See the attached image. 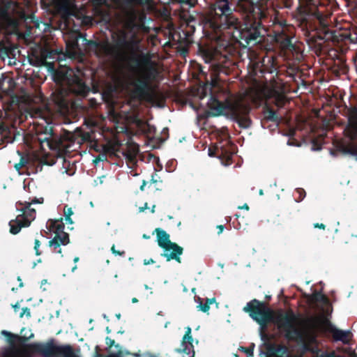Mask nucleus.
<instances>
[{
    "instance_id": "09e8293b",
    "label": "nucleus",
    "mask_w": 357,
    "mask_h": 357,
    "mask_svg": "<svg viewBox=\"0 0 357 357\" xmlns=\"http://www.w3.org/2000/svg\"><path fill=\"white\" fill-rule=\"evenodd\" d=\"M17 280H18L19 281H21V279H20V277H18V278H17ZM19 287H23V283H22V282H20Z\"/></svg>"
},
{
    "instance_id": "7ed1b4c3",
    "label": "nucleus",
    "mask_w": 357,
    "mask_h": 357,
    "mask_svg": "<svg viewBox=\"0 0 357 357\" xmlns=\"http://www.w3.org/2000/svg\"><path fill=\"white\" fill-rule=\"evenodd\" d=\"M141 43L142 38L122 63L126 64L130 71L137 75V78L131 83L133 86L132 97L139 100L153 103L156 99V93L151 82L155 79L157 70L151 60V54L142 51Z\"/></svg>"
},
{
    "instance_id": "603ef678",
    "label": "nucleus",
    "mask_w": 357,
    "mask_h": 357,
    "mask_svg": "<svg viewBox=\"0 0 357 357\" xmlns=\"http://www.w3.org/2000/svg\"><path fill=\"white\" fill-rule=\"evenodd\" d=\"M78 260H79V257H76L74 259V261H75V262L78 261Z\"/></svg>"
},
{
    "instance_id": "5701e85b",
    "label": "nucleus",
    "mask_w": 357,
    "mask_h": 357,
    "mask_svg": "<svg viewBox=\"0 0 357 357\" xmlns=\"http://www.w3.org/2000/svg\"><path fill=\"white\" fill-rule=\"evenodd\" d=\"M310 0H307V6L306 7L304 8L303 11L300 14V20H301V24L303 25L304 26H305L306 28H312V27H316V24L317 23L319 24V26H320V31L319 32H317L316 33V35H314V37H316L317 38L318 40H321L318 36H319V33H321L322 34V28L321 26H320V24H319V22L316 20H314L312 21V25L310 26V24H307L304 22L302 21V15L305 13V12L307 11V10L308 9V8L310 7Z\"/></svg>"
},
{
    "instance_id": "c756f323",
    "label": "nucleus",
    "mask_w": 357,
    "mask_h": 357,
    "mask_svg": "<svg viewBox=\"0 0 357 357\" xmlns=\"http://www.w3.org/2000/svg\"><path fill=\"white\" fill-rule=\"evenodd\" d=\"M63 213L65 215V220H66V223L73 224V222L70 218V216L73 214L72 208L68 207V206L66 205L63 208Z\"/></svg>"
},
{
    "instance_id": "9d476101",
    "label": "nucleus",
    "mask_w": 357,
    "mask_h": 357,
    "mask_svg": "<svg viewBox=\"0 0 357 357\" xmlns=\"http://www.w3.org/2000/svg\"><path fill=\"white\" fill-rule=\"evenodd\" d=\"M153 234H156L158 245L164 250L161 256L165 257L167 261L175 260L181 263V255L183 252V248L177 243L172 242L169 234L161 228L155 229Z\"/></svg>"
},
{
    "instance_id": "dca6fc26",
    "label": "nucleus",
    "mask_w": 357,
    "mask_h": 357,
    "mask_svg": "<svg viewBox=\"0 0 357 357\" xmlns=\"http://www.w3.org/2000/svg\"><path fill=\"white\" fill-rule=\"evenodd\" d=\"M335 59H329L328 61L327 65L330 66L331 70L337 76H340L341 75H345L348 72V67L346 63L345 60L336 55Z\"/></svg>"
},
{
    "instance_id": "423d86ee",
    "label": "nucleus",
    "mask_w": 357,
    "mask_h": 357,
    "mask_svg": "<svg viewBox=\"0 0 357 357\" xmlns=\"http://www.w3.org/2000/svg\"><path fill=\"white\" fill-rule=\"evenodd\" d=\"M2 333L8 337L10 346L3 350L1 357H31L35 353H40L44 357H52L61 356L62 357H77L73 349L70 346H55L50 344H32L24 345L17 344L16 340H21L22 337L13 335L7 331ZM24 341L28 338L23 337Z\"/></svg>"
},
{
    "instance_id": "a878e982",
    "label": "nucleus",
    "mask_w": 357,
    "mask_h": 357,
    "mask_svg": "<svg viewBox=\"0 0 357 357\" xmlns=\"http://www.w3.org/2000/svg\"><path fill=\"white\" fill-rule=\"evenodd\" d=\"M181 4V8L183 12L188 10L189 8L194 7L197 3V0H174Z\"/></svg>"
},
{
    "instance_id": "f3484780",
    "label": "nucleus",
    "mask_w": 357,
    "mask_h": 357,
    "mask_svg": "<svg viewBox=\"0 0 357 357\" xmlns=\"http://www.w3.org/2000/svg\"><path fill=\"white\" fill-rule=\"evenodd\" d=\"M83 39L80 33H75L71 34L66 41L67 50L73 54L80 52L82 50L79 45V40Z\"/></svg>"
},
{
    "instance_id": "39448f33",
    "label": "nucleus",
    "mask_w": 357,
    "mask_h": 357,
    "mask_svg": "<svg viewBox=\"0 0 357 357\" xmlns=\"http://www.w3.org/2000/svg\"><path fill=\"white\" fill-rule=\"evenodd\" d=\"M332 15L331 6L328 0H310V7L302 15V21L312 25V21L316 20L322 28V34L319 38L324 42L331 41L333 44L354 43L357 38L353 37L348 29H331L328 27L329 20Z\"/></svg>"
},
{
    "instance_id": "cd10ccee",
    "label": "nucleus",
    "mask_w": 357,
    "mask_h": 357,
    "mask_svg": "<svg viewBox=\"0 0 357 357\" xmlns=\"http://www.w3.org/2000/svg\"><path fill=\"white\" fill-rule=\"evenodd\" d=\"M182 346L183 347V349H177V351L178 352L185 353L189 356L188 357H194L195 351L192 349V348H193L192 344H185V345H182Z\"/></svg>"
},
{
    "instance_id": "f8f14e48",
    "label": "nucleus",
    "mask_w": 357,
    "mask_h": 357,
    "mask_svg": "<svg viewBox=\"0 0 357 357\" xmlns=\"http://www.w3.org/2000/svg\"><path fill=\"white\" fill-rule=\"evenodd\" d=\"M37 141L43 151H46L47 149H49L61 152L68 147L64 138L54 133L52 127L48 128L46 126L43 132H38Z\"/></svg>"
},
{
    "instance_id": "864d4df0",
    "label": "nucleus",
    "mask_w": 357,
    "mask_h": 357,
    "mask_svg": "<svg viewBox=\"0 0 357 357\" xmlns=\"http://www.w3.org/2000/svg\"><path fill=\"white\" fill-rule=\"evenodd\" d=\"M259 195H263V190H259Z\"/></svg>"
},
{
    "instance_id": "8fccbe9b",
    "label": "nucleus",
    "mask_w": 357,
    "mask_h": 357,
    "mask_svg": "<svg viewBox=\"0 0 357 357\" xmlns=\"http://www.w3.org/2000/svg\"><path fill=\"white\" fill-rule=\"evenodd\" d=\"M246 352H247L248 354H249L250 355H252V351L250 349H247V350H246Z\"/></svg>"
},
{
    "instance_id": "6ab92c4d",
    "label": "nucleus",
    "mask_w": 357,
    "mask_h": 357,
    "mask_svg": "<svg viewBox=\"0 0 357 357\" xmlns=\"http://www.w3.org/2000/svg\"><path fill=\"white\" fill-rule=\"evenodd\" d=\"M17 204L19 205H24V206L20 210L22 213V214L18 215L20 218H22V220L25 221H29L30 223L33 221L36 218V210L34 208H31L30 206L31 203H26V202L24 203L21 202H17Z\"/></svg>"
},
{
    "instance_id": "20e7f679",
    "label": "nucleus",
    "mask_w": 357,
    "mask_h": 357,
    "mask_svg": "<svg viewBox=\"0 0 357 357\" xmlns=\"http://www.w3.org/2000/svg\"><path fill=\"white\" fill-rule=\"evenodd\" d=\"M244 310L249 312L250 317L262 328L265 327L268 323L273 322L289 340H293L297 342H305L306 335L310 340L312 341L313 339L312 336L306 333L305 328L302 326V319L292 312L274 314L256 300L248 303L244 307Z\"/></svg>"
},
{
    "instance_id": "e433bc0d",
    "label": "nucleus",
    "mask_w": 357,
    "mask_h": 357,
    "mask_svg": "<svg viewBox=\"0 0 357 357\" xmlns=\"http://www.w3.org/2000/svg\"><path fill=\"white\" fill-rule=\"evenodd\" d=\"M105 159H106V155H99L96 157V158L94 160V162L97 163L98 161H102Z\"/></svg>"
},
{
    "instance_id": "f03ea898",
    "label": "nucleus",
    "mask_w": 357,
    "mask_h": 357,
    "mask_svg": "<svg viewBox=\"0 0 357 357\" xmlns=\"http://www.w3.org/2000/svg\"><path fill=\"white\" fill-rule=\"evenodd\" d=\"M144 15L139 16L135 11L126 13L121 22V27L112 35V44L107 41L88 40L85 38H83V41L95 50L97 56H112L122 62L141 38L139 32L144 28Z\"/></svg>"
},
{
    "instance_id": "1a4fd4ad",
    "label": "nucleus",
    "mask_w": 357,
    "mask_h": 357,
    "mask_svg": "<svg viewBox=\"0 0 357 357\" xmlns=\"http://www.w3.org/2000/svg\"><path fill=\"white\" fill-rule=\"evenodd\" d=\"M302 326L305 328L306 333H309L312 336L313 339L310 340V338L306 336L305 342H298L302 344L305 349L314 351L316 344V331L317 330H328L333 334V337L335 340H340L344 344L349 343L351 333L349 331H342L336 328L325 317H314L310 319L303 321L302 320Z\"/></svg>"
},
{
    "instance_id": "79ce46f5",
    "label": "nucleus",
    "mask_w": 357,
    "mask_h": 357,
    "mask_svg": "<svg viewBox=\"0 0 357 357\" xmlns=\"http://www.w3.org/2000/svg\"><path fill=\"white\" fill-rule=\"evenodd\" d=\"M155 263V261L152 259H144V265H149V264H154Z\"/></svg>"
},
{
    "instance_id": "c85d7f7f",
    "label": "nucleus",
    "mask_w": 357,
    "mask_h": 357,
    "mask_svg": "<svg viewBox=\"0 0 357 357\" xmlns=\"http://www.w3.org/2000/svg\"><path fill=\"white\" fill-rule=\"evenodd\" d=\"M29 162V160L28 158L22 156L20 158V162L18 163H16L14 166L15 169L20 173V169L26 166V165Z\"/></svg>"
},
{
    "instance_id": "2eb2a0df",
    "label": "nucleus",
    "mask_w": 357,
    "mask_h": 357,
    "mask_svg": "<svg viewBox=\"0 0 357 357\" xmlns=\"http://www.w3.org/2000/svg\"><path fill=\"white\" fill-rule=\"evenodd\" d=\"M16 128L0 119V144L12 143L15 139Z\"/></svg>"
},
{
    "instance_id": "ea45409f",
    "label": "nucleus",
    "mask_w": 357,
    "mask_h": 357,
    "mask_svg": "<svg viewBox=\"0 0 357 357\" xmlns=\"http://www.w3.org/2000/svg\"><path fill=\"white\" fill-rule=\"evenodd\" d=\"M24 314H26L27 316H30V312L27 307L23 309V312L20 314V317H22Z\"/></svg>"
},
{
    "instance_id": "a211bd4d",
    "label": "nucleus",
    "mask_w": 357,
    "mask_h": 357,
    "mask_svg": "<svg viewBox=\"0 0 357 357\" xmlns=\"http://www.w3.org/2000/svg\"><path fill=\"white\" fill-rule=\"evenodd\" d=\"M263 119H261V125L264 127L265 123L271 121L278 124L280 121V117L278 115L275 111L271 108L268 105H266L263 107Z\"/></svg>"
},
{
    "instance_id": "a18cd8bd",
    "label": "nucleus",
    "mask_w": 357,
    "mask_h": 357,
    "mask_svg": "<svg viewBox=\"0 0 357 357\" xmlns=\"http://www.w3.org/2000/svg\"><path fill=\"white\" fill-rule=\"evenodd\" d=\"M145 185H146V181H144L143 183H142V185L140 186V190H144Z\"/></svg>"
},
{
    "instance_id": "ddd939ff",
    "label": "nucleus",
    "mask_w": 357,
    "mask_h": 357,
    "mask_svg": "<svg viewBox=\"0 0 357 357\" xmlns=\"http://www.w3.org/2000/svg\"><path fill=\"white\" fill-rule=\"evenodd\" d=\"M63 219L50 220L49 229L55 234L54 237L49 241V246L55 253L61 254V245H66L70 243L69 234L64 231Z\"/></svg>"
},
{
    "instance_id": "4be33fe9",
    "label": "nucleus",
    "mask_w": 357,
    "mask_h": 357,
    "mask_svg": "<svg viewBox=\"0 0 357 357\" xmlns=\"http://www.w3.org/2000/svg\"><path fill=\"white\" fill-rule=\"evenodd\" d=\"M269 351L276 357H301L300 356H289L288 349L284 345H272L269 349Z\"/></svg>"
},
{
    "instance_id": "4c0bfd02",
    "label": "nucleus",
    "mask_w": 357,
    "mask_h": 357,
    "mask_svg": "<svg viewBox=\"0 0 357 357\" xmlns=\"http://www.w3.org/2000/svg\"><path fill=\"white\" fill-rule=\"evenodd\" d=\"M46 284L51 285V282H48L47 280L46 279H44L41 281L40 288H42L43 290H46V288L44 287V285Z\"/></svg>"
},
{
    "instance_id": "393cba45",
    "label": "nucleus",
    "mask_w": 357,
    "mask_h": 357,
    "mask_svg": "<svg viewBox=\"0 0 357 357\" xmlns=\"http://www.w3.org/2000/svg\"><path fill=\"white\" fill-rule=\"evenodd\" d=\"M199 305L198 307L202 311L206 312L209 310V305L215 303V298H206L203 299L198 298Z\"/></svg>"
},
{
    "instance_id": "0eeeda50",
    "label": "nucleus",
    "mask_w": 357,
    "mask_h": 357,
    "mask_svg": "<svg viewBox=\"0 0 357 357\" xmlns=\"http://www.w3.org/2000/svg\"><path fill=\"white\" fill-rule=\"evenodd\" d=\"M54 81L60 88L53 93L54 102L61 109H68L70 100L69 95L78 98L86 97L91 91V88L78 75L73 72H59L54 75Z\"/></svg>"
},
{
    "instance_id": "4d7b16f0",
    "label": "nucleus",
    "mask_w": 357,
    "mask_h": 357,
    "mask_svg": "<svg viewBox=\"0 0 357 357\" xmlns=\"http://www.w3.org/2000/svg\"><path fill=\"white\" fill-rule=\"evenodd\" d=\"M356 237H357V235L356 236Z\"/></svg>"
},
{
    "instance_id": "4468645a",
    "label": "nucleus",
    "mask_w": 357,
    "mask_h": 357,
    "mask_svg": "<svg viewBox=\"0 0 357 357\" xmlns=\"http://www.w3.org/2000/svg\"><path fill=\"white\" fill-rule=\"evenodd\" d=\"M348 137L351 140L357 139V107H351L348 109V124L346 128ZM342 151L352 155H357V146L351 145L342 147Z\"/></svg>"
},
{
    "instance_id": "3c124183",
    "label": "nucleus",
    "mask_w": 357,
    "mask_h": 357,
    "mask_svg": "<svg viewBox=\"0 0 357 357\" xmlns=\"http://www.w3.org/2000/svg\"><path fill=\"white\" fill-rule=\"evenodd\" d=\"M132 303H137V299L136 298H132Z\"/></svg>"
},
{
    "instance_id": "72a5a7b5",
    "label": "nucleus",
    "mask_w": 357,
    "mask_h": 357,
    "mask_svg": "<svg viewBox=\"0 0 357 357\" xmlns=\"http://www.w3.org/2000/svg\"><path fill=\"white\" fill-rule=\"evenodd\" d=\"M296 192L299 194V197L298 198V201H301L305 197V192L302 188H298Z\"/></svg>"
},
{
    "instance_id": "bb28decb",
    "label": "nucleus",
    "mask_w": 357,
    "mask_h": 357,
    "mask_svg": "<svg viewBox=\"0 0 357 357\" xmlns=\"http://www.w3.org/2000/svg\"><path fill=\"white\" fill-rule=\"evenodd\" d=\"M287 102V98L285 96L282 94H277L275 96V105L279 107L282 108L284 106Z\"/></svg>"
},
{
    "instance_id": "6e6552de",
    "label": "nucleus",
    "mask_w": 357,
    "mask_h": 357,
    "mask_svg": "<svg viewBox=\"0 0 357 357\" xmlns=\"http://www.w3.org/2000/svg\"><path fill=\"white\" fill-rule=\"evenodd\" d=\"M208 107L206 114L208 117L227 115L236 122L241 128H248L251 126L252 120L250 117L251 107L248 104L236 101L226 105L214 96H211Z\"/></svg>"
},
{
    "instance_id": "13d9d810",
    "label": "nucleus",
    "mask_w": 357,
    "mask_h": 357,
    "mask_svg": "<svg viewBox=\"0 0 357 357\" xmlns=\"http://www.w3.org/2000/svg\"><path fill=\"white\" fill-rule=\"evenodd\" d=\"M77 357H79L78 356H77Z\"/></svg>"
},
{
    "instance_id": "5fc2aeb1",
    "label": "nucleus",
    "mask_w": 357,
    "mask_h": 357,
    "mask_svg": "<svg viewBox=\"0 0 357 357\" xmlns=\"http://www.w3.org/2000/svg\"><path fill=\"white\" fill-rule=\"evenodd\" d=\"M191 290H192V291H194V290H195V287H192V288L191 289Z\"/></svg>"
},
{
    "instance_id": "58836bf2",
    "label": "nucleus",
    "mask_w": 357,
    "mask_h": 357,
    "mask_svg": "<svg viewBox=\"0 0 357 357\" xmlns=\"http://www.w3.org/2000/svg\"><path fill=\"white\" fill-rule=\"evenodd\" d=\"M314 228L321 229H325L326 225L324 224H323V223H314Z\"/></svg>"
},
{
    "instance_id": "473e14b6",
    "label": "nucleus",
    "mask_w": 357,
    "mask_h": 357,
    "mask_svg": "<svg viewBox=\"0 0 357 357\" xmlns=\"http://www.w3.org/2000/svg\"><path fill=\"white\" fill-rule=\"evenodd\" d=\"M111 251L115 255H120V256H124L126 252L125 251H119V250H116L115 249V245H113L111 248Z\"/></svg>"
},
{
    "instance_id": "9b49d317",
    "label": "nucleus",
    "mask_w": 357,
    "mask_h": 357,
    "mask_svg": "<svg viewBox=\"0 0 357 357\" xmlns=\"http://www.w3.org/2000/svg\"><path fill=\"white\" fill-rule=\"evenodd\" d=\"M198 52L205 63H211L209 70L211 71L210 74L211 84L215 86L219 80V76L221 74L228 75L229 68L225 63L217 61L218 54L215 50L199 45Z\"/></svg>"
},
{
    "instance_id": "c03bdc74",
    "label": "nucleus",
    "mask_w": 357,
    "mask_h": 357,
    "mask_svg": "<svg viewBox=\"0 0 357 357\" xmlns=\"http://www.w3.org/2000/svg\"><path fill=\"white\" fill-rule=\"evenodd\" d=\"M147 208H148V206H147V203H146V204H144V207H140V208H139V211H140V212H142V211H144L145 209H146Z\"/></svg>"
},
{
    "instance_id": "6e6d98bb",
    "label": "nucleus",
    "mask_w": 357,
    "mask_h": 357,
    "mask_svg": "<svg viewBox=\"0 0 357 357\" xmlns=\"http://www.w3.org/2000/svg\"><path fill=\"white\" fill-rule=\"evenodd\" d=\"M11 290H12V291H14V290H15V287H12V288H11Z\"/></svg>"
},
{
    "instance_id": "b1692460",
    "label": "nucleus",
    "mask_w": 357,
    "mask_h": 357,
    "mask_svg": "<svg viewBox=\"0 0 357 357\" xmlns=\"http://www.w3.org/2000/svg\"><path fill=\"white\" fill-rule=\"evenodd\" d=\"M309 296L312 303L320 302L325 304L328 302L327 298L322 294V291H313Z\"/></svg>"
},
{
    "instance_id": "37998d69",
    "label": "nucleus",
    "mask_w": 357,
    "mask_h": 357,
    "mask_svg": "<svg viewBox=\"0 0 357 357\" xmlns=\"http://www.w3.org/2000/svg\"><path fill=\"white\" fill-rule=\"evenodd\" d=\"M238 208H240V209L245 208L246 210H248L249 209V206H248V205L247 204H245L242 206H238Z\"/></svg>"
},
{
    "instance_id": "c9c22d12",
    "label": "nucleus",
    "mask_w": 357,
    "mask_h": 357,
    "mask_svg": "<svg viewBox=\"0 0 357 357\" xmlns=\"http://www.w3.org/2000/svg\"><path fill=\"white\" fill-rule=\"evenodd\" d=\"M43 202H44V199L43 197H40V198H34L29 203H31V204H43Z\"/></svg>"
},
{
    "instance_id": "f704fd0d",
    "label": "nucleus",
    "mask_w": 357,
    "mask_h": 357,
    "mask_svg": "<svg viewBox=\"0 0 357 357\" xmlns=\"http://www.w3.org/2000/svg\"><path fill=\"white\" fill-rule=\"evenodd\" d=\"M324 284L320 282L318 284L312 287L311 290H323L324 288Z\"/></svg>"
},
{
    "instance_id": "7c9ffc66",
    "label": "nucleus",
    "mask_w": 357,
    "mask_h": 357,
    "mask_svg": "<svg viewBox=\"0 0 357 357\" xmlns=\"http://www.w3.org/2000/svg\"><path fill=\"white\" fill-rule=\"evenodd\" d=\"M190 333H191V329H190V328L188 327L187 328V331H186L185 335L183 337L182 345H185V344H192V337Z\"/></svg>"
},
{
    "instance_id": "49530a36",
    "label": "nucleus",
    "mask_w": 357,
    "mask_h": 357,
    "mask_svg": "<svg viewBox=\"0 0 357 357\" xmlns=\"http://www.w3.org/2000/svg\"><path fill=\"white\" fill-rule=\"evenodd\" d=\"M155 205H153L151 208V212L152 213H155Z\"/></svg>"
},
{
    "instance_id": "de8ad7c7",
    "label": "nucleus",
    "mask_w": 357,
    "mask_h": 357,
    "mask_svg": "<svg viewBox=\"0 0 357 357\" xmlns=\"http://www.w3.org/2000/svg\"><path fill=\"white\" fill-rule=\"evenodd\" d=\"M142 238L145 239H149L150 236L144 234H143Z\"/></svg>"
},
{
    "instance_id": "f257e3e1",
    "label": "nucleus",
    "mask_w": 357,
    "mask_h": 357,
    "mask_svg": "<svg viewBox=\"0 0 357 357\" xmlns=\"http://www.w3.org/2000/svg\"><path fill=\"white\" fill-rule=\"evenodd\" d=\"M268 0H215L204 18V28L213 38L221 40L225 34L236 37L249 45L267 34L264 25L268 12Z\"/></svg>"
},
{
    "instance_id": "2f4dec72",
    "label": "nucleus",
    "mask_w": 357,
    "mask_h": 357,
    "mask_svg": "<svg viewBox=\"0 0 357 357\" xmlns=\"http://www.w3.org/2000/svg\"><path fill=\"white\" fill-rule=\"evenodd\" d=\"M40 245V241L38 240V239H36L35 242H34V250H35V252H36V255L37 256H39V255H41V252L39 251Z\"/></svg>"
},
{
    "instance_id": "aec40b11",
    "label": "nucleus",
    "mask_w": 357,
    "mask_h": 357,
    "mask_svg": "<svg viewBox=\"0 0 357 357\" xmlns=\"http://www.w3.org/2000/svg\"><path fill=\"white\" fill-rule=\"evenodd\" d=\"M275 40L277 43L280 44L282 49L291 50L294 48L291 37L284 31L275 33Z\"/></svg>"
},
{
    "instance_id": "412c9836",
    "label": "nucleus",
    "mask_w": 357,
    "mask_h": 357,
    "mask_svg": "<svg viewBox=\"0 0 357 357\" xmlns=\"http://www.w3.org/2000/svg\"><path fill=\"white\" fill-rule=\"evenodd\" d=\"M30 225V222L25 221L24 222L22 220V218H20L18 215L16 217L15 220H11L9 222L10 226V232L12 234H18L22 227H27Z\"/></svg>"
},
{
    "instance_id": "a19ab883",
    "label": "nucleus",
    "mask_w": 357,
    "mask_h": 357,
    "mask_svg": "<svg viewBox=\"0 0 357 357\" xmlns=\"http://www.w3.org/2000/svg\"><path fill=\"white\" fill-rule=\"evenodd\" d=\"M224 228H225V227L222 225H218L217 226V229H218V234H222L224 230Z\"/></svg>"
}]
</instances>
